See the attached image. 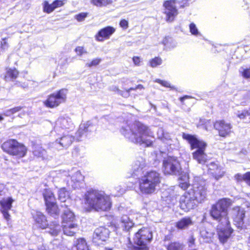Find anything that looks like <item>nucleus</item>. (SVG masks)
Returning a JSON list of instances; mask_svg holds the SVG:
<instances>
[{
  "mask_svg": "<svg viewBox=\"0 0 250 250\" xmlns=\"http://www.w3.org/2000/svg\"><path fill=\"white\" fill-rule=\"evenodd\" d=\"M121 132L132 142L148 146L152 145L153 133L146 126L140 122H127Z\"/></svg>",
  "mask_w": 250,
  "mask_h": 250,
  "instance_id": "obj_1",
  "label": "nucleus"
},
{
  "mask_svg": "<svg viewBox=\"0 0 250 250\" xmlns=\"http://www.w3.org/2000/svg\"><path fill=\"white\" fill-rule=\"evenodd\" d=\"M85 204L88 209L96 211H107L111 207L110 198L104 191L90 190L84 196Z\"/></svg>",
  "mask_w": 250,
  "mask_h": 250,
  "instance_id": "obj_2",
  "label": "nucleus"
},
{
  "mask_svg": "<svg viewBox=\"0 0 250 250\" xmlns=\"http://www.w3.org/2000/svg\"><path fill=\"white\" fill-rule=\"evenodd\" d=\"M231 204L229 199H220V242L222 244L227 242L233 232L228 217V208Z\"/></svg>",
  "mask_w": 250,
  "mask_h": 250,
  "instance_id": "obj_3",
  "label": "nucleus"
},
{
  "mask_svg": "<svg viewBox=\"0 0 250 250\" xmlns=\"http://www.w3.org/2000/svg\"><path fill=\"white\" fill-rule=\"evenodd\" d=\"M160 183L159 173L155 171L146 172L139 180V189L144 194H150L154 193L156 187Z\"/></svg>",
  "mask_w": 250,
  "mask_h": 250,
  "instance_id": "obj_4",
  "label": "nucleus"
},
{
  "mask_svg": "<svg viewBox=\"0 0 250 250\" xmlns=\"http://www.w3.org/2000/svg\"><path fill=\"white\" fill-rule=\"evenodd\" d=\"M183 137L188 141L190 145L191 149H197L192 153L193 159L199 164H205L207 160V156L205 153L207 146L206 143L197 139L194 136L189 134H184Z\"/></svg>",
  "mask_w": 250,
  "mask_h": 250,
  "instance_id": "obj_5",
  "label": "nucleus"
},
{
  "mask_svg": "<svg viewBox=\"0 0 250 250\" xmlns=\"http://www.w3.org/2000/svg\"><path fill=\"white\" fill-rule=\"evenodd\" d=\"M62 227L64 234L73 236L78 230V226L75 222V216L74 213L66 208L62 216Z\"/></svg>",
  "mask_w": 250,
  "mask_h": 250,
  "instance_id": "obj_6",
  "label": "nucleus"
},
{
  "mask_svg": "<svg viewBox=\"0 0 250 250\" xmlns=\"http://www.w3.org/2000/svg\"><path fill=\"white\" fill-rule=\"evenodd\" d=\"M1 148L7 154L18 158L23 157L27 152L26 147L15 139H9L4 142Z\"/></svg>",
  "mask_w": 250,
  "mask_h": 250,
  "instance_id": "obj_7",
  "label": "nucleus"
},
{
  "mask_svg": "<svg viewBox=\"0 0 250 250\" xmlns=\"http://www.w3.org/2000/svg\"><path fill=\"white\" fill-rule=\"evenodd\" d=\"M152 238L150 229L143 228L139 229L133 237L134 243L138 246V250H148L147 244Z\"/></svg>",
  "mask_w": 250,
  "mask_h": 250,
  "instance_id": "obj_8",
  "label": "nucleus"
},
{
  "mask_svg": "<svg viewBox=\"0 0 250 250\" xmlns=\"http://www.w3.org/2000/svg\"><path fill=\"white\" fill-rule=\"evenodd\" d=\"M67 90L62 89L49 95L47 99L43 102L44 105L49 108H55L61 104L64 103L66 100Z\"/></svg>",
  "mask_w": 250,
  "mask_h": 250,
  "instance_id": "obj_9",
  "label": "nucleus"
},
{
  "mask_svg": "<svg viewBox=\"0 0 250 250\" xmlns=\"http://www.w3.org/2000/svg\"><path fill=\"white\" fill-rule=\"evenodd\" d=\"M163 170L165 174H178L181 170L179 162L174 157L165 158L163 161Z\"/></svg>",
  "mask_w": 250,
  "mask_h": 250,
  "instance_id": "obj_10",
  "label": "nucleus"
},
{
  "mask_svg": "<svg viewBox=\"0 0 250 250\" xmlns=\"http://www.w3.org/2000/svg\"><path fill=\"white\" fill-rule=\"evenodd\" d=\"M176 0H169L164 1L163 3L164 13L167 22L173 21L178 14L176 5Z\"/></svg>",
  "mask_w": 250,
  "mask_h": 250,
  "instance_id": "obj_11",
  "label": "nucleus"
},
{
  "mask_svg": "<svg viewBox=\"0 0 250 250\" xmlns=\"http://www.w3.org/2000/svg\"><path fill=\"white\" fill-rule=\"evenodd\" d=\"M198 203L192 196V194L188 192H186L181 197L180 200V206L181 208L185 211L188 212L195 208Z\"/></svg>",
  "mask_w": 250,
  "mask_h": 250,
  "instance_id": "obj_12",
  "label": "nucleus"
},
{
  "mask_svg": "<svg viewBox=\"0 0 250 250\" xmlns=\"http://www.w3.org/2000/svg\"><path fill=\"white\" fill-rule=\"evenodd\" d=\"M188 192L192 194V197L199 203L205 201L207 196V191L205 187L197 183L194 184L193 188L190 189Z\"/></svg>",
  "mask_w": 250,
  "mask_h": 250,
  "instance_id": "obj_13",
  "label": "nucleus"
},
{
  "mask_svg": "<svg viewBox=\"0 0 250 250\" xmlns=\"http://www.w3.org/2000/svg\"><path fill=\"white\" fill-rule=\"evenodd\" d=\"M73 124L71 119L68 117H60L56 122L55 129L59 131L61 130H67L73 128Z\"/></svg>",
  "mask_w": 250,
  "mask_h": 250,
  "instance_id": "obj_14",
  "label": "nucleus"
},
{
  "mask_svg": "<svg viewBox=\"0 0 250 250\" xmlns=\"http://www.w3.org/2000/svg\"><path fill=\"white\" fill-rule=\"evenodd\" d=\"M109 235V230L103 227L97 228L93 235V241L95 243H98L99 240L105 241L108 238Z\"/></svg>",
  "mask_w": 250,
  "mask_h": 250,
  "instance_id": "obj_15",
  "label": "nucleus"
},
{
  "mask_svg": "<svg viewBox=\"0 0 250 250\" xmlns=\"http://www.w3.org/2000/svg\"><path fill=\"white\" fill-rule=\"evenodd\" d=\"M115 29L111 26H107L100 30L96 35V39L99 42H103L104 40L108 39L114 33Z\"/></svg>",
  "mask_w": 250,
  "mask_h": 250,
  "instance_id": "obj_16",
  "label": "nucleus"
},
{
  "mask_svg": "<svg viewBox=\"0 0 250 250\" xmlns=\"http://www.w3.org/2000/svg\"><path fill=\"white\" fill-rule=\"evenodd\" d=\"M233 220L238 228H242L244 224L245 212L239 207H236L233 210Z\"/></svg>",
  "mask_w": 250,
  "mask_h": 250,
  "instance_id": "obj_17",
  "label": "nucleus"
},
{
  "mask_svg": "<svg viewBox=\"0 0 250 250\" xmlns=\"http://www.w3.org/2000/svg\"><path fill=\"white\" fill-rule=\"evenodd\" d=\"M35 225L37 228L44 229L47 226L45 216L40 211H36L33 214Z\"/></svg>",
  "mask_w": 250,
  "mask_h": 250,
  "instance_id": "obj_18",
  "label": "nucleus"
},
{
  "mask_svg": "<svg viewBox=\"0 0 250 250\" xmlns=\"http://www.w3.org/2000/svg\"><path fill=\"white\" fill-rule=\"evenodd\" d=\"M231 124L225 121H220V136L225 137L229 135L231 132Z\"/></svg>",
  "mask_w": 250,
  "mask_h": 250,
  "instance_id": "obj_19",
  "label": "nucleus"
},
{
  "mask_svg": "<svg viewBox=\"0 0 250 250\" xmlns=\"http://www.w3.org/2000/svg\"><path fill=\"white\" fill-rule=\"evenodd\" d=\"M133 225L134 223L133 221L127 215H123L120 219V224L118 225V227H121L123 228V229L129 230L133 226Z\"/></svg>",
  "mask_w": 250,
  "mask_h": 250,
  "instance_id": "obj_20",
  "label": "nucleus"
},
{
  "mask_svg": "<svg viewBox=\"0 0 250 250\" xmlns=\"http://www.w3.org/2000/svg\"><path fill=\"white\" fill-rule=\"evenodd\" d=\"M73 140V137L68 134L63 135L59 140L57 139L56 142L60 144L62 147L66 148L71 145Z\"/></svg>",
  "mask_w": 250,
  "mask_h": 250,
  "instance_id": "obj_21",
  "label": "nucleus"
},
{
  "mask_svg": "<svg viewBox=\"0 0 250 250\" xmlns=\"http://www.w3.org/2000/svg\"><path fill=\"white\" fill-rule=\"evenodd\" d=\"M192 225V221L189 217H184L177 222L176 227L180 229H185Z\"/></svg>",
  "mask_w": 250,
  "mask_h": 250,
  "instance_id": "obj_22",
  "label": "nucleus"
},
{
  "mask_svg": "<svg viewBox=\"0 0 250 250\" xmlns=\"http://www.w3.org/2000/svg\"><path fill=\"white\" fill-rule=\"evenodd\" d=\"M61 231V227L56 222H51L48 228V232L51 235L55 236Z\"/></svg>",
  "mask_w": 250,
  "mask_h": 250,
  "instance_id": "obj_23",
  "label": "nucleus"
},
{
  "mask_svg": "<svg viewBox=\"0 0 250 250\" xmlns=\"http://www.w3.org/2000/svg\"><path fill=\"white\" fill-rule=\"evenodd\" d=\"M83 179L84 177L80 171L75 172L71 177V181L74 183V184L71 185V186L74 188H77L79 183L83 181Z\"/></svg>",
  "mask_w": 250,
  "mask_h": 250,
  "instance_id": "obj_24",
  "label": "nucleus"
},
{
  "mask_svg": "<svg viewBox=\"0 0 250 250\" xmlns=\"http://www.w3.org/2000/svg\"><path fill=\"white\" fill-rule=\"evenodd\" d=\"M18 75L19 72L16 69L7 68L4 76V79L7 82L12 81L16 79Z\"/></svg>",
  "mask_w": 250,
  "mask_h": 250,
  "instance_id": "obj_25",
  "label": "nucleus"
},
{
  "mask_svg": "<svg viewBox=\"0 0 250 250\" xmlns=\"http://www.w3.org/2000/svg\"><path fill=\"white\" fill-rule=\"evenodd\" d=\"M46 210L47 212L51 216H58L59 213L58 207L56 202L46 205Z\"/></svg>",
  "mask_w": 250,
  "mask_h": 250,
  "instance_id": "obj_26",
  "label": "nucleus"
},
{
  "mask_svg": "<svg viewBox=\"0 0 250 250\" xmlns=\"http://www.w3.org/2000/svg\"><path fill=\"white\" fill-rule=\"evenodd\" d=\"M43 197L45 201V204H49L56 202V199L52 192L50 190H45L43 193Z\"/></svg>",
  "mask_w": 250,
  "mask_h": 250,
  "instance_id": "obj_27",
  "label": "nucleus"
},
{
  "mask_svg": "<svg viewBox=\"0 0 250 250\" xmlns=\"http://www.w3.org/2000/svg\"><path fill=\"white\" fill-rule=\"evenodd\" d=\"M179 187L183 189H186L188 187L189 184L188 174L184 173L179 178Z\"/></svg>",
  "mask_w": 250,
  "mask_h": 250,
  "instance_id": "obj_28",
  "label": "nucleus"
},
{
  "mask_svg": "<svg viewBox=\"0 0 250 250\" xmlns=\"http://www.w3.org/2000/svg\"><path fill=\"white\" fill-rule=\"evenodd\" d=\"M13 202V200L10 197L1 200L0 201V204L1 206V210H8L10 209Z\"/></svg>",
  "mask_w": 250,
  "mask_h": 250,
  "instance_id": "obj_29",
  "label": "nucleus"
},
{
  "mask_svg": "<svg viewBox=\"0 0 250 250\" xmlns=\"http://www.w3.org/2000/svg\"><path fill=\"white\" fill-rule=\"evenodd\" d=\"M144 166L143 162L140 161H135L132 165V175H137L141 173Z\"/></svg>",
  "mask_w": 250,
  "mask_h": 250,
  "instance_id": "obj_30",
  "label": "nucleus"
},
{
  "mask_svg": "<svg viewBox=\"0 0 250 250\" xmlns=\"http://www.w3.org/2000/svg\"><path fill=\"white\" fill-rule=\"evenodd\" d=\"M77 250H89L86 241L83 238H79L76 241Z\"/></svg>",
  "mask_w": 250,
  "mask_h": 250,
  "instance_id": "obj_31",
  "label": "nucleus"
},
{
  "mask_svg": "<svg viewBox=\"0 0 250 250\" xmlns=\"http://www.w3.org/2000/svg\"><path fill=\"white\" fill-rule=\"evenodd\" d=\"M59 199L62 202L66 201L69 198V195L68 191L65 188H62L58 191Z\"/></svg>",
  "mask_w": 250,
  "mask_h": 250,
  "instance_id": "obj_32",
  "label": "nucleus"
},
{
  "mask_svg": "<svg viewBox=\"0 0 250 250\" xmlns=\"http://www.w3.org/2000/svg\"><path fill=\"white\" fill-rule=\"evenodd\" d=\"M218 205L216 204L213 205L210 211V216L215 220H217L219 218V210H218Z\"/></svg>",
  "mask_w": 250,
  "mask_h": 250,
  "instance_id": "obj_33",
  "label": "nucleus"
},
{
  "mask_svg": "<svg viewBox=\"0 0 250 250\" xmlns=\"http://www.w3.org/2000/svg\"><path fill=\"white\" fill-rule=\"evenodd\" d=\"M162 43L166 47L168 48H174L176 45V43L173 42L170 38H165L163 40Z\"/></svg>",
  "mask_w": 250,
  "mask_h": 250,
  "instance_id": "obj_34",
  "label": "nucleus"
},
{
  "mask_svg": "<svg viewBox=\"0 0 250 250\" xmlns=\"http://www.w3.org/2000/svg\"><path fill=\"white\" fill-rule=\"evenodd\" d=\"M90 126V122H87L86 123L82 124L79 127V129L77 133V135L81 137L85 131H88V128Z\"/></svg>",
  "mask_w": 250,
  "mask_h": 250,
  "instance_id": "obj_35",
  "label": "nucleus"
},
{
  "mask_svg": "<svg viewBox=\"0 0 250 250\" xmlns=\"http://www.w3.org/2000/svg\"><path fill=\"white\" fill-rule=\"evenodd\" d=\"M33 154L35 156L38 157L44 158V156L46 154V151L42 147L37 146L34 149Z\"/></svg>",
  "mask_w": 250,
  "mask_h": 250,
  "instance_id": "obj_36",
  "label": "nucleus"
},
{
  "mask_svg": "<svg viewBox=\"0 0 250 250\" xmlns=\"http://www.w3.org/2000/svg\"><path fill=\"white\" fill-rule=\"evenodd\" d=\"M200 234L201 237L205 239V241L206 242H209L212 236V233L207 231L205 229H203L201 230Z\"/></svg>",
  "mask_w": 250,
  "mask_h": 250,
  "instance_id": "obj_37",
  "label": "nucleus"
},
{
  "mask_svg": "<svg viewBox=\"0 0 250 250\" xmlns=\"http://www.w3.org/2000/svg\"><path fill=\"white\" fill-rule=\"evenodd\" d=\"M239 72L244 78L250 79V67L249 68L241 67L239 69Z\"/></svg>",
  "mask_w": 250,
  "mask_h": 250,
  "instance_id": "obj_38",
  "label": "nucleus"
},
{
  "mask_svg": "<svg viewBox=\"0 0 250 250\" xmlns=\"http://www.w3.org/2000/svg\"><path fill=\"white\" fill-rule=\"evenodd\" d=\"M190 32L192 35L196 37L201 36L200 32L198 31V29L196 25L194 23H191L189 25Z\"/></svg>",
  "mask_w": 250,
  "mask_h": 250,
  "instance_id": "obj_39",
  "label": "nucleus"
},
{
  "mask_svg": "<svg viewBox=\"0 0 250 250\" xmlns=\"http://www.w3.org/2000/svg\"><path fill=\"white\" fill-rule=\"evenodd\" d=\"M144 89V86L141 84H139L137 86H136L135 88H130L128 89V90H126L125 92H123L121 91V93L119 94V95H122V96L124 97H127L129 94V92L131 90H136L137 89Z\"/></svg>",
  "mask_w": 250,
  "mask_h": 250,
  "instance_id": "obj_40",
  "label": "nucleus"
},
{
  "mask_svg": "<svg viewBox=\"0 0 250 250\" xmlns=\"http://www.w3.org/2000/svg\"><path fill=\"white\" fill-rule=\"evenodd\" d=\"M55 9L53 3L50 4L47 1L43 3V11L47 13H50Z\"/></svg>",
  "mask_w": 250,
  "mask_h": 250,
  "instance_id": "obj_41",
  "label": "nucleus"
},
{
  "mask_svg": "<svg viewBox=\"0 0 250 250\" xmlns=\"http://www.w3.org/2000/svg\"><path fill=\"white\" fill-rule=\"evenodd\" d=\"M162 60L160 58L155 57L150 61V64L151 67H155L161 64Z\"/></svg>",
  "mask_w": 250,
  "mask_h": 250,
  "instance_id": "obj_42",
  "label": "nucleus"
},
{
  "mask_svg": "<svg viewBox=\"0 0 250 250\" xmlns=\"http://www.w3.org/2000/svg\"><path fill=\"white\" fill-rule=\"evenodd\" d=\"M182 245L176 242L171 243L167 248V250H180Z\"/></svg>",
  "mask_w": 250,
  "mask_h": 250,
  "instance_id": "obj_43",
  "label": "nucleus"
},
{
  "mask_svg": "<svg viewBox=\"0 0 250 250\" xmlns=\"http://www.w3.org/2000/svg\"><path fill=\"white\" fill-rule=\"evenodd\" d=\"M9 44L7 42V38H3L0 42L1 50L4 51L8 49Z\"/></svg>",
  "mask_w": 250,
  "mask_h": 250,
  "instance_id": "obj_44",
  "label": "nucleus"
},
{
  "mask_svg": "<svg viewBox=\"0 0 250 250\" xmlns=\"http://www.w3.org/2000/svg\"><path fill=\"white\" fill-rule=\"evenodd\" d=\"M101 61V59L96 58L93 59L91 62H87L85 65L88 67H91L93 66H96L100 63Z\"/></svg>",
  "mask_w": 250,
  "mask_h": 250,
  "instance_id": "obj_45",
  "label": "nucleus"
},
{
  "mask_svg": "<svg viewBox=\"0 0 250 250\" xmlns=\"http://www.w3.org/2000/svg\"><path fill=\"white\" fill-rule=\"evenodd\" d=\"M163 142L169 145H171V142H174L172 140L170 135L168 133H166V134L164 136V139L162 140Z\"/></svg>",
  "mask_w": 250,
  "mask_h": 250,
  "instance_id": "obj_46",
  "label": "nucleus"
},
{
  "mask_svg": "<svg viewBox=\"0 0 250 250\" xmlns=\"http://www.w3.org/2000/svg\"><path fill=\"white\" fill-rule=\"evenodd\" d=\"M237 116L241 119H244L247 117L250 116V113L247 110L242 111L241 113L238 111L237 113Z\"/></svg>",
  "mask_w": 250,
  "mask_h": 250,
  "instance_id": "obj_47",
  "label": "nucleus"
},
{
  "mask_svg": "<svg viewBox=\"0 0 250 250\" xmlns=\"http://www.w3.org/2000/svg\"><path fill=\"white\" fill-rule=\"evenodd\" d=\"M75 52L77 54L81 56L83 54H86L87 51L84 49L83 46H78L75 48Z\"/></svg>",
  "mask_w": 250,
  "mask_h": 250,
  "instance_id": "obj_48",
  "label": "nucleus"
},
{
  "mask_svg": "<svg viewBox=\"0 0 250 250\" xmlns=\"http://www.w3.org/2000/svg\"><path fill=\"white\" fill-rule=\"evenodd\" d=\"M87 16V13H81L76 15L75 18L78 21H82L85 19Z\"/></svg>",
  "mask_w": 250,
  "mask_h": 250,
  "instance_id": "obj_49",
  "label": "nucleus"
},
{
  "mask_svg": "<svg viewBox=\"0 0 250 250\" xmlns=\"http://www.w3.org/2000/svg\"><path fill=\"white\" fill-rule=\"evenodd\" d=\"M21 109V107H16L14 108H13L12 109H10L8 111H7L5 115L6 116H10L12 114H14L15 113H16L18 111H19Z\"/></svg>",
  "mask_w": 250,
  "mask_h": 250,
  "instance_id": "obj_50",
  "label": "nucleus"
},
{
  "mask_svg": "<svg viewBox=\"0 0 250 250\" xmlns=\"http://www.w3.org/2000/svg\"><path fill=\"white\" fill-rule=\"evenodd\" d=\"M132 61L134 64L137 66H140L142 62V59L138 56H134L132 58Z\"/></svg>",
  "mask_w": 250,
  "mask_h": 250,
  "instance_id": "obj_51",
  "label": "nucleus"
},
{
  "mask_svg": "<svg viewBox=\"0 0 250 250\" xmlns=\"http://www.w3.org/2000/svg\"><path fill=\"white\" fill-rule=\"evenodd\" d=\"M155 82H156V83H158L160 84H161L162 85L165 86V87H170V88H172V87L171 86L170 83L167 82V81H162V80H161L160 79H156L155 80Z\"/></svg>",
  "mask_w": 250,
  "mask_h": 250,
  "instance_id": "obj_52",
  "label": "nucleus"
},
{
  "mask_svg": "<svg viewBox=\"0 0 250 250\" xmlns=\"http://www.w3.org/2000/svg\"><path fill=\"white\" fill-rule=\"evenodd\" d=\"M166 133V132H165L164 129L162 128H159L157 131V136L158 139L162 140V139H164Z\"/></svg>",
  "mask_w": 250,
  "mask_h": 250,
  "instance_id": "obj_53",
  "label": "nucleus"
},
{
  "mask_svg": "<svg viewBox=\"0 0 250 250\" xmlns=\"http://www.w3.org/2000/svg\"><path fill=\"white\" fill-rule=\"evenodd\" d=\"M64 0H56L54 1L53 3V5L54 6L55 9L57 7H61L64 4L63 2Z\"/></svg>",
  "mask_w": 250,
  "mask_h": 250,
  "instance_id": "obj_54",
  "label": "nucleus"
},
{
  "mask_svg": "<svg viewBox=\"0 0 250 250\" xmlns=\"http://www.w3.org/2000/svg\"><path fill=\"white\" fill-rule=\"evenodd\" d=\"M91 3H92L93 5L98 6V7H101L103 6V2L102 0H90Z\"/></svg>",
  "mask_w": 250,
  "mask_h": 250,
  "instance_id": "obj_55",
  "label": "nucleus"
},
{
  "mask_svg": "<svg viewBox=\"0 0 250 250\" xmlns=\"http://www.w3.org/2000/svg\"><path fill=\"white\" fill-rule=\"evenodd\" d=\"M120 25L124 29H127L128 26V22L125 20H122L120 22Z\"/></svg>",
  "mask_w": 250,
  "mask_h": 250,
  "instance_id": "obj_56",
  "label": "nucleus"
},
{
  "mask_svg": "<svg viewBox=\"0 0 250 250\" xmlns=\"http://www.w3.org/2000/svg\"><path fill=\"white\" fill-rule=\"evenodd\" d=\"M245 175L246 173L244 174H237L235 175V178L237 181H244L245 182Z\"/></svg>",
  "mask_w": 250,
  "mask_h": 250,
  "instance_id": "obj_57",
  "label": "nucleus"
},
{
  "mask_svg": "<svg viewBox=\"0 0 250 250\" xmlns=\"http://www.w3.org/2000/svg\"><path fill=\"white\" fill-rule=\"evenodd\" d=\"M245 182L249 186H250V172H248L246 173Z\"/></svg>",
  "mask_w": 250,
  "mask_h": 250,
  "instance_id": "obj_58",
  "label": "nucleus"
},
{
  "mask_svg": "<svg viewBox=\"0 0 250 250\" xmlns=\"http://www.w3.org/2000/svg\"><path fill=\"white\" fill-rule=\"evenodd\" d=\"M110 90L112 91H113L115 93H118V94H120L121 93V91L119 89L118 87H117L116 86H112L110 88Z\"/></svg>",
  "mask_w": 250,
  "mask_h": 250,
  "instance_id": "obj_59",
  "label": "nucleus"
},
{
  "mask_svg": "<svg viewBox=\"0 0 250 250\" xmlns=\"http://www.w3.org/2000/svg\"><path fill=\"white\" fill-rule=\"evenodd\" d=\"M3 215L5 219L9 220L10 219V215L8 213V210H1Z\"/></svg>",
  "mask_w": 250,
  "mask_h": 250,
  "instance_id": "obj_60",
  "label": "nucleus"
},
{
  "mask_svg": "<svg viewBox=\"0 0 250 250\" xmlns=\"http://www.w3.org/2000/svg\"><path fill=\"white\" fill-rule=\"evenodd\" d=\"M5 186L3 184H0V196L4 193Z\"/></svg>",
  "mask_w": 250,
  "mask_h": 250,
  "instance_id": "obj_61",
  "label": "nucleus"
},
{
  "mask_svg": "<svg viewBox=\"0 0 250 250\" xmlns=\"http://www.w3.org/2000/svg\"><path fill=\"white\" fill-rule=\"evenodd\" d=\"M103 2V5L105 6L107 4H110L112 2V0H102Z\"/></svg>",
  "mask_w": 250,
  "mask_h": 250,
  "instance_id": "obj_62",
  "label": "nucleus"
},
{
  "mask_svg": "<svg viewBox=\"0 0 250 250\" xmlns=\"http://www.w3.org/2000/svg\"><path fill=\"white\" fill-rule=\"evenodd\" d=\"M212 166L213 167H214V168H216V169H217V168H218V167H217V166L216 165H215V164L214 163H211L210 164V166H209V169H210V170H212H212H213V169H214V167H212V168H211V167H212Z\"/></svg>",
  "mask_w": 250,
  "mask_h": 250,
  "instance_id": "obj_63",
  "label": "nucleus"
},
{
  "mask_svg": "<svg viewBox=\"0 0 250 250\" xmlns=\"http://www.w3.org/2000/svg\"><path fill=\"white\" fill-rule=\"evenodd\" d=\"M190 97L189 96H185L183 97H181L180 98V100L181 101V102H183L184 101V100L185 99H188V98H190Z\"/></svg>",
  "mask_w": 250,
  "mask_h": 250,
  "instance_id": "obj_64",
  "label": "nucleus"
}]
</instances>
